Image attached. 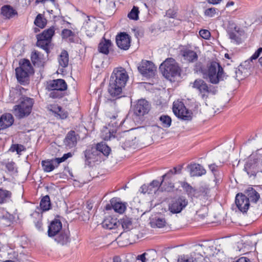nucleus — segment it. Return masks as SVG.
I'll return each mask as SVG.
<instances>
[{"mask_svg": "<svg viewBox=\"0 0 262 262\" xmlns=\"http://www.w3.org/2000/svg\"><path fill=\"white\" fill-rule=\"evenodd\" d=\"M235 203L239 210L243 213L247 212L250 206L249 200L246 195L242 193L236 194Z\"/></svg>", "mask_w": 262, "mask_h": 262, "instance_id": "obj_15", "label": "nucleus"}, {"mask_svg": "<svg viewBox=\"0 0 262 262\" xmlns=\"http://www.w3.org/2000/svg\"><path fill=\"white\" fill-rule=\"evenodd\" d=\"M230 36H231V38L233 39L234 35V34H231Z\"/></svg>", "mask_w": 262, "mask_h": 262, "instance_id": "obj_63", "label": "nucleus"}, {"mask_svg": "<svg viewBox=\"0 0 262 262\" xmlns=\"http://www.w3.org/2000/svg\"><path fill=\"white\" fill-rule=\"evenodd\" d=\"M34 30H35V32H36L38 31V29H37V28H35L34 29Z\"/></svg>", "mask_w": 262, "mask_h": 262, "instance_id": "obj_64", "label": "nucleus"}, {"mask_svg": "<svg viewBox=\"0 0 262 262\" xmlns=\"http://www.w3.org/2000/svg\"><path fill=\"white\" fill-rule=\"evenodd\" d=\"M11 191L0 188V205L8 203L11 200Z\"/></svg>", "mask_w": 262, "mask_h": 262, "instance_id": "obj_33", "label": "nucleus"}, {"mask_svg": "<svg viewBox=\"0 0 262 262\" xmlns=\"http://www.w3.org/2000/svg\"><path fill=\"white\" fill-rule=\"evenodd\" d=\"M234 3L232 1H231V2H229L228 3H227V4H226V7H230L231 6H233L234 5Z\"/></svg>", "mask_w": 262, "mask_h": 262, "instance_id": "obj_58", "label": "nucleus"}, {"mask_svg": "<svg viewBox=\"0 0 262 262\" xmlns=\"http://www.w3.org/2000/svg\"><path fill=\"white\" fill-rule=\"evenodd\" d=\"M244 170L250 178L255 177L258 172H262V156L252 154L245 165Z\"/></svg>", "mask_w": 262, "mask_h": 262, "instance_id": "obj_2", "label": "nucleus"}, {"mask_svg": "<svg viewBox=\"0 0 262 262\" xmlns=\"http://www.w3.org/2000/svg\"><path fill=\"white\" fill-rule=\"evenodd\" d=\"M133 110L136 116H142L148 113L150 110V105L146 100L139 99L133 106Z\"/></svg>", "mask_w": 262, "mask_h": 262, "instance_id": "obj_14", "label": "nucleus"}, {"mask_svg": "<svg viewBox=\"0 0 262 262\" xmlns=\"http://www.w3.org/2000/svg\"><path fill=\"white\" fill-rule=\"evenodd\" d=\"M82 28L84 30L88 36H93L97 28L96 19L95 18H90L88 17V20L84 23Z\"/></svg>", "mask_w": 262, "mask_h": 262, "instance_id": "obj_18", "label": "nucleus"}, {"mask_svg": "<svg viewBox=\"0 0 262 262\" xmlns=\"http://www.w3.org/2000/svg\"><path fill=\"white\" fill-rule=\"evenodd\" d=\"M217 9L215 8H210L206 9L205 14L209 17H213L216 13Z\"/></svg>", "mask_w": 262, "mask_h": 262, "instance_id": "obj_47", "label": "nucleus"}, {"mask_svg": "<svg viewBox=\"0 0 262 262\" xmlns=\"http://www.w3.org/2000/svg\"><path fill=\"white\" fill-rule=\"evenodd\" d=\"M231 76L234 78H235L236 79L239 80L242 79V72L241 71H240L239 69H237V68H234L233 70V71L232 73H231Z\"/></svg>", "mask_w": 262, "mask_h": 262, "instance_id": "obj_45", "label": "nucleus"}, {"mask_svg": "<svg viewBox=\"0 0 262 262\" xmlns=\"http://www.w3.org/2000/svg\"><path fill=\"white\" fill-rule=\"evenodd\" d=\"M112 45L110 40L103 39L99 44L98 50L100 53L107 55L109 53V50Z\"/></svg>", "mask_w": 262, "mask_h": 262, "instance_id": "obj_30", "label": "nucleus"}, {"mask_svg": "<svg viewBox=\"0 0 262 262\" xmlns=\"http://www.w3.org/2000/svg\"><path fill=\"white\" fill-rule=\"evenodd\" d=\"M116 41L118 47L121 49L126 50L130 47V38L126 33H121L117 35Z\"/></svg>", "mask_w": 262, "mask_h": 262, "instance_id": "obj_17", "label": "nucleus"}, {"mask_svg": "<svg viewBox=\"0 0 262 262\" xmlns=\"http://www.w3.org/2000/svg\"><path fill=\"white\" fill-rule=\"evenodd\" d=\"M10 150L12 152H15L16 151L18 155H21V152L24 151L26 150L25 147L21 144H13L10 149Z\"/></svg>", "mask_w": 262, "mask_h": 262, "instance_id": "obj_41", "label": "nucleus"}, {"mask_svg": "<svg viewBox=\"0 0 262 262\" xmlns=\"http://www.w3.org/2000/svg\"><path fill=\"white\" fill-rule=\"evenodd\" d=\"M36 227L38 229L40 230L42 227V222L40 220L37 221L35 223Z\"/></svg>", "mask_w": 262, "mask_h": 262, "instance_id": "obj_56", "label": "nucleus"}, {"mask_svg": "<svg viewBox=\"0 0 262 262\" xmlns=\"http://www.w3.org/2000/svg\"><path fill=\"white\" fill-rule=\"evenodd\" d=\"M58 108L59 110V113L61 112V108L59 106L58 107ZM59 115L60 116L61 119H64L67 117L68 114L67 113H63L62 115H61L60 113L59 114Z\"/></svg>", "mask_w": 262, "mask_h": 262, "instance_id": "obj_55", "label": "nucleus"}, {"mask_svg": "<svg viewBox=\"0 0 262 262\" xmlns=\"http://www.w3.org/2000/svg\"><path fill=\"white\" fill-rule=\"evenodd\" d=\"M246 197L249 200V203H256L260 198L259 194L253 188L249 187L245 191Z\"/></svg>", "mask_w": 262, "mask_h": 262, "instance_id": "obj_25", "label": "nucleus"}, {"mask_svg": "<svg viewBox=\"0 0 262 262\" xmlns=\"http://www.w3.org/2000/svg\"><path fill=\"white\" fill-rule=\"evenodd\" d=\"M182 187L188 192L191 193L192 191L193 190V188L187 183L186 182H182Z\"/></svg>", "mask_w": 262, "mask_h": 262, "instance_id": "obj_50", "label": "nucleus"}, {"mask_svg": "<svg viewBox=\"0 0 262 262\" xmlns=\"http://www.w3.org/2000/svg\"><path fill=\"white\" fill-rule=\"evenodd\" d=\"M209 167L213 173H214L217 170V166L214 164L209 165Z\"/></svg>", "mask_w": 262, "mask_h": 262, "instance_id": "obj_54", "label": "nucleus"}, {"mask_svg": "<svg viewBox=\"0 0 262 262\" xmlns=\"http://www.w3.org/2000/svg\"><path fill=\"white\" fill-rule=\"evenodd\" d=\"M62 35L63 38H68L73 35V32L69 29H63L62 31Z\"/></svg>", "mask_w": 262, "mask_h": 262, "instance_id": "obj_49", "label": "nucleus"}, {"mask_svg": "<svg viewBox=\"0 0 262 262\" xmlns=\"http://www.w3.org/2000/svg\"><path fill=\"white\" fill-rule=\"evenodd\" d=\"M177 170L176 167L173 169L170 170L167 173L164 174L162 176V181L160 183L161 189L162 191H171L174 188V185L171 182H164V180L165 178L170 174H176L177 173Z\"/></svg>", "mask_w": 262, "mask_h": 262, "instance_id": "obj_20", "label": "nucleus"}, {"mask_svg": "<svg viewBox=\"0 0 262 262\" xmlns=\"http://www.w3.org/2000/svg\"><path fill=\"white\" fill-rule=\"evenodd\" d=\"M95 147L100 152V156L102 158L103 156H107L110 154L111 151L110 148L104 143H98L96 147Z\"/></svg>", "mask_w": 262, "mask_h": 262, "instance_id": "obj_35", "label": "nucleus"}, {"mask_svg": "<svg viewBox=\"0 0 262 262\" xmlns=\"http://www.w3.org/2000/svg\"><path fill=\"white\" fill-rule=\"evenodd\" d=\"M207 215V208H203L202 209L196 212V215L200 219H204Z\"/></svg>", "mask_w": 262, "mask_h": 262, "instance_id": "obj_48", "label": "nucleus"}, {"mask_svg": "<svg viewBox=\"0 0 262 262\" xmlns=\"http://www.w3.org/2000/svg\"><path fill=\"white\" fill-rule=\"evenodd\" d=\"M208 2L213 5H216L219 4L222 0H207Z\"/></svg>", "mask_w": 262, "mask_h": 262, "instance_id": "obj_57", "label": "nucleus"}, {"mask_svg": "<svg viewBox=\"0 0 262 262\" xmlns=\"http://www.w3.org/2000/svg\"><path fill=\"white\" fill-rule=\"evenodd\" d=\"M112 207L114 211L120 214L123 213L126 209V205L115 199H113L111 201Z\"/></svg>", "mask_w": 262, "mask_h": 262, "instance_id": "obj_31", "label": "nucleus"}, {"mask_svg": "<svg viewBox=\"0 0 262 262\" xmlns=\"http://www.w3.org/2000/svg\"><path fill=\"white\" fill-rule=\"evenodd\" d=\"M225 57L227 58H229V55L228 54H226L225 55Z\"/></svg>", "mask_w": 262, "mask_h": 262, "instance_id": "obj_62", "label": "nucleus"}, {"mask_svg": "<svg viewBox=\"0 0 262 262\" xmlns=\"http://www.w3.org/2000/svg\"><path fill=\"white\" fill-rule=\"evenodd\" d=\"M118 225L121 224L124 230L128 231L133 228L132 219L127 216L123 217L118 221Z\"/></svg>", "mask_w": 262, "mask_h": 262, "instance_id": "obj_34", "label": "nucleus"}, {"mask_svg": "<svg viewBox=\"0 0 262 262\" xmlns=\"http://www.w3.org/2000/svg\"><path fill=\"white\" fill-rule=\"evenodd\" d=\"M85 160L89 163L101 161L102 158L100 156V152L95 147L89 148L84 151Z\"/></svg>", "mask_w": 262, "mask_h": 262, "instance_id": "obj_16", "label": "nucleus"}, {"mask_svg": "<svg viewBox=\"0 0 262 262\" xmlns=\"http://www.w3.org/2000/svg\"><path fill=\"white\" fill-rule=\"evenodd\" d=\"M160 182L157 180H154L149 185H143L141 187L142 192L147 194H154L160 188Z\"/></svg>", "mask_w": 262, "mask_h": 262, "instance_id": "obj_19", "label": "nucleus"}, {"mask_svg": "<svg viewBox=\"0 0 262 262\" xmlns=\"http://www.w3.org/2000/svg\"><path fill=\"white\" fill-rule=\"evenodd\" d=\"M59 64L62 68H66L69 64V54L66 51H63L58 57Z\"/></svg>", "mask_w": 262, "mask_h": 262, "instance_id": "obj_36", "label": "nucleus"}, {"mask_svg": "<svg viewBox=\"0 0 262 262\" xmlns=\"http://www.w3.org/2000/svg\"><path fill=\"white\" fill-rule=\"evenodd\" d=\"M1 13L6 18H10L17 14V12L10 5H5L2 7Z\"/></svg>", "mask_w": 262, "mask_h": 262, "instance_id": "obj_29", "label": "nucleus"}, {"mask_svg": "<svg viewBox=\"0 0 262 262\" xmlns=\"http://www.w3.org/2000/svg\"><path fill=\"white\" fill-rule=\"evenodd\" d=\"M178 262H194L193 257L189 256H183L181 259H178Z\"/></svg>", "mask_w": 262, "mask_h": 262, "instance_id": "obj_52", "label": "nucleus"}, {"mask_svg": "<svg viewBox=\"0 0 262 262\" xmlns=\"http://www.w3.org/2000/svg\"><path fill=\"white\" fill-rule=\"evenodd\" d=\"M128 78V76L125 69L120 68L114 70L110 79L124 88Z\"/></svg>", "mask_w": 262, "mask_h": 262, "instance_id": "obj_12", "label": "nucleus"}, {"mask_svg": "<svg viewBox=\"0 0 262 262\" xmlns=\"http://www.w3.org/2000/svg\"><path fill=\"white\" fill-rule=\"evenodd\" d=\"M165 223L166 222L164 219L158 218L156 219L155 221L151 222V226L158 228H162L165 226Z\"/></svg>", "mask_w": 262, "mask_h": 262, "instance_id": "obj_43", "label": "nucleus"}, {"mask_svg": "<svg viewBox=\"0 0 262 262\" xmlns=\"http://www.w3.org/2000/svg\"><path fill=\"white\" fill-rule=\"evenodd\" d=\"M192 84V88L198 91L200 97L205 101L207 100L209 94L215 95L217 92L216 87L211 85H208L201 79H196Z\"/></svg>", "mask_w": 262, "mask_h": 262, "instance_id": "obj_6", "label": "nucleus"}, {"mask_svg": "<svg viewBox=\"0 0 262 262\" xmlns=\"http://www.w3.org/2000/svg\"><path fill=\"white\" fill-rule=\"evenodd\" d=\"M13 122V117L11 114L6 113L2 115L0 118V130L10 127Z\"/></svg>", "mask_w": 262, "mask_h": 262, "instance_id": "obj_23", "label": "nucleus"}, {"mask_svg": "<svg viewBox=\"0 0 262 262\" xmlns=\"http://www.w3.org/2000/svg\"><path fill=\"white\" fill-rule=\"evenodd\" d=\"M139 72L144 77H151L154 76L156 68L150 61L142 60L138 67Z\"/></svg>", "mask_w": 262, "mask_h": 262, "instance_id": "obj_13", "label": "nucleus"}, {"mask_svg": "<svg viewBox=\"0 0 262 262\" xmlns=\"http://www.w3.org/2000/svg\"><path fill=\"white\" fill-rule=\"evenodd\" d=\"M47 89L51 91L49 96L52 98H59L63 97L62 92L67 89V84L63 79H57L47 82Z\"/></svg>", "mask_w": 262, "mask_h": 262, "instance_id": "obj_4", "label": "nucleus"}, {"mask_svg": "<svg viewBox=\"0 0 262 262\" xmlns=\"http://www.w3.org/2000/svg\"><path fill=\"white\" fill-rule=\"evenodd\" d=\"M199 34L202 38L205 39H209L210 37V32L206 29L201 30L199 31Z\"/></svg>", "mask_w": 262, "mask_h": 262, "instance_id": "obj_46", "label": "nucleus"}, {"mask_svg": "<svg viewBox=\"0 0 262 262\" xmlns=\"http://www.w3.org/2000/svg\"><path fill=\"white\" fill-rule=\"evenodd\" d=\"M125 143H126V144L127 146H130L132 145L131 144H130L129 143H128V141H126Z\"/></svg>", "mask_w": 262, "mask_h": 262, "instance_id": "obj_61", "label": "nucleus"}, {"mask_svg": "<svg viewBox=\"0 0 262 262\" xmlns=\"http://www.w3.org/2000/svg\"><path fill=\"white\" fill-rule=\"evenodd\" d=\"M262 53V48H259L249 58V59L246 60L245 63L249 62H253V60H256Z\"/></svg>", "mask_w": 262, "mask_h": 262, "instance_id": "obj_44", "label": "nucleus"}, {"mask_svg": "<svg viewBox=\"0 0 262 262\" xmlns=\"http://www.w3.org/2000/svg\"><path fill=\"white\" fill-rule=\"evenodd\" d=\"M123 87L118 84L114 80H110L108 92L112 97H120L122 93Z\"/></svg>", "mask_w": 262, "mask_h": 262, "instance_id": "obj_22", "label": "nucleus"}, {"mask_svg": "<svg viewBox=\"0 0 262 262\" xmlns=\"http://www.w3.org/2000/svg\"><path fill=\"white\" fill-rule=\"evenodd\" d=\"M72 156L71 152L65 154L61 158H56L51 160H44L41 162V165L44 171L49 172L57 167L60 163L65 161Z\"/></svg>", "mask_w": 262, "mask_h": 262, "instance_id": "obj_8", "label": "nucleus"}, {"mask_svg": "<svg viewBox=\"0 0 262 262\" xmlns=\"http://www.w3.org/2000/svg\"><path fill=\"white\" fill-rule=\"evenodd\" d=\"M54 236L55 241L62 245L67 244L70 241L68 232L60 231Z\"/></svg>", "mask_w": 262, "mask_h": 262, "instance_id": "obj_32", "label": "nucleus"}, {"mask_svg": "<svg viewBox=\"0 0 262 262\" xmlns=\"http://www.w3.org/2000/svg\"><path fill=\"white\" fill-rule=\"evenodd\" d=\"M161 125L165 128L169 127L171 124V118L167 115H162L159 118Z\"/></svg>", "mask_w": 262, "mask_h": 262, "instance_id": "obj_38", "label": "nucleus"}, {"mask_svg": "<svg viewBox=\"0 0 262 262\" xmlns=\"http://www.w3.org/2000/svg\"><path fill=\"white\" fill-rule=\"evenodd\" d=\"M163 75L167 79L175 77L180 73V68L172 58L166 59L160 66Z\"/></svg>", "mask_w": 262, "mask_h": 262, "instance_id": "obj_5", "label": "nucleus"}, {"mask_svg": "<svg viewBox=\"0 0 262 262\" xmlns=\"http://www.w3.org/2000/svg\"><path fill=\"white\" fill-rule=\"evenodd\" d=\"M116 219L109 216L104 220L102 223V227L108 229H115L118 227V222Z\"/></svg>", "mask_w": 262, "mask_h": 262, "instance_id": "obj_27", "label": "nucleus"}, {"mask_svg": "<svg viewBox=\"0 0 262 262\" xmlns=\"http://www.w3.org/2000/svg\"><path fill=\"white\" fill-rule=\"evenodd\" d=\"M117 117H118V115H114V116H113L112 117H111V118L113 119H114V120H115V119H116V118H117Z\"/></svg>", "mask_w": 262, "mask_h": 262, "instance_id": "obj_60", "label": "nucleus"}, {"mask_svg": "<svg viewBox=\"0 0 262 262\" xmlns=\"http://www.w3.org/2000/svg\"><path fill=\"white\" fill-rule=\"evenodd\" d=\"M182 55L184 59L188 62H195L198 59V55L193 51L190 50H184L182 51Z\"/></svg>", "mask_w": 262, "mask_h": 262, "instance_id": "obj_28", "label": "nucleus"}, {"mask_svg": "<svg viewBox=\"0 0 262 262\" xmlns=\"http://www.w3.org/2000/svg\"><path fill=\"white\" fill-rule=\"evenodd\" d=\"M16 77L18 81H24L30 74L33 73V68L30 61L23 59L19 61V67L15 69Z\"/></svg>", "mask_w": 262, "mask_h": 262, "instance_id": "obj_7", "label": "nucleus"}, {"mask_svg": "<svg viewBox=\"0 0 262 262\" xmlns=\"http://www.w3.org/2000/svg\"><path fill=\"white\" fill-rule=\"evenodd\" d=\"M203 77L208 79L210 83L216 84L220 81L226 78V75L220 64L213 61L208 65L207 70L204 72Z\"/></svg>", "mask_w": 262, "mask_h": 262, "instance_id": "obj_1", "label": "nucleus"}, {"mask_svg": "<svg viewBox=\"0 0 262 262\" xmlns=\"http://www.w3.org/2000/svg\"><path fill=\"white\" fill-rule=\"evenodd\" d=\"M173 112L176 116L183 120H190L192 118L191 112L186 109L181 102H173Z\"/></svg>", "mask_w": 262, "mask_h": 262, "instance_id": "obj_10", "label": "nucleus"}, {"mask_svg": "<svg viewBox=\"0 0 262 262\" xmlns=\"http://www.w3.org/2000/svg\"><path fill=\"white\" fill-rule=\"evenodd\" d=\"M139 9L138 7L134 6L130 12L128 14V17L133 20H137L139 18Z\"/></svg>", "mask_w": 262, "mask_h": 262, "instance_id": "obj_42", "label": "nucleus"}, {"mask_svg": "<svg viewBox=\"0 0 262 262\" xmlns=\"http://www.w3.org/2000/svg\"><path fill=\"white\" fill-rule=\"evenodd\" d=\"M191 177H199L206 173V170L199 164L194 163L188 166Z\"/></svg>", "mask_w": 262, "mask_h": 262, "instance_id": "obj_24", "label": "nucleus"}, {"mask_svg": "<svg viewBox=\"0 0 262 262\" xmlns=\"http://www.w3.org/2000/svg\"><path fill=\"white\" fill-rule=\"evenodd\" d=\"M33 99L28 97H21L19 103L13 107V113L18 118L21 119L28 116L32 110Z\"/></svg>", "mask_w": 262, "mask_h": 262, "instance_id": "obj_3", "label": "nucleus"}, {"mask_svg": "<svg viewBox=\"0 0 262 262\" xmlns=\"http://www.w3.org/2000/svg\"><path fill=\"white\" fill-rule=\"evenodd\" d=\"M55 33V28L51 27L45 30L41 34L37 35V45L44 50H47Z\"/></svg>", "mask_w": 262, "mask_h": 262, "instance_id": "obj_9", "label": "nucleus"}, {"mask_svg": "<svg viewBox=\"0 0 262 262\" xmlns=\"http://www.w3.org/2000/svg\"><path fill=\"white\" fill-rule=\"evenodd\" d=\"M62 228V224L61 222L57 219H55L51 222L48 227V235L50 237H53L61 231Z\"/></svg>", "mask_w": 262, "mask_h": 262, "instance_id": "obj_21", "label": "nucleus"}, {"mask_svg": "<svg viewBox=\"0 0 262 262\" xmlns=\"http://www.w3.org/2000/svg\"><path fill=\"white\" fill-rule=\"evenodd\" d=\"M40 207L43 211L49 210L50 209V199L48 195L43 196L40 202Z\"/></svg>", "mask_w": 262, "mask_h": 262, "instance_id": "obj_37", "label": "nucleus"}, {"mask_svg": "<svg viewBox=\"0 0 262 262\" xmlns=\"http://www.w3.org/2000/svg\"><path fill=\"white\" fill-rule=\"evenodd\" d=\"M258 61L260 64L262 66V57L259 59Z\"/></svg>", "mask_w": 262, "mask_h": 262, "instance_id": "obj_59", "label": "nucleus"}, {"mask_svg": "<svg viewBox=\"0 0 262 262\" xmlns=\"http://www.w3.org/2000/svg\"><path fill=\"white\" fill-rule=\"evenodd\" d=\"M188 205V200L183 196L174 198L169 203L168 209L170 212L179 213Z\"/></svg>", "mask_w": 262, "mask_h": 262, "instance_id": "obj_11", "label": "nucleus"}, {"mask_svg": "<svg viewBox=\"0 0 262 262\" xmlns=\"http://www.w3.org/2000/svg\"><path fill=\"white\" fill-rule=\"evenodd\" d=\"M147 255L146 253H144L142 254L139 255L137 257L136 262H146L147 259L146 258V255Z\"/></svg>", "mask_w": 262, "mask_h": 262, "instance_id": "obj_51", "label": "nucleus"}, {"mask_svg": "<svg viewBox=\"0 0 262 262\" xmlns=\"http://www.w3.org/2000/svg\"><path fill=\"white\" fill-rule=\"evenodd\" d=\"M64 143L66 147L71 148L75 147L77 144V137L74 131H70L67 135Z\"/></svg>", "mask_w": 262, "mask_h": 262, "instance_id": "obj_26", "label": "nucleus"}, {"mask_svg": "<svg viewBox=\"0 0 262 262\" xmlns=\"http://www.w3.org/2000/svg\"><path fill=\"white\" fill-rule=\"evenodd\" d=\"M113 134V131L112 132L110 130L108 129V128L106 127L102 130L101 136L102 138L104 140H111L112 138H114Z\"/></svg>", "mask_w": 262, "mask_h": 262, "instance_id": "obj_40", "label": "nucleus"}, {"mask_svg": "<svg viewBox=\"0 0 262 262\" xmlns=\"http://www.w3.org/2000/svg\"><path fill=\"white\" fill-rule=\"evenodd\" d=\"M34 24L36 26L40 28H43L46 25L47 20L43 17L41 14H39L37 15L35 19Z\"/></svg>", "mask_w": 262, "mask_h": 262, "instance_id": "obj_39", "label": "nucleus"}, {"mask_svg": "<svg viewBox=\"0 0 262 262\" xmlns=\"http://www.w3.org/2000/svg\"><path fill=\"white\" fill-rule=\"evenodd\" d=\"M15 164L13 162H9L7 164L6 167L9 171H13L14 170Z\"/></svg>", "mask_w": 262, "mask_h": 262, "instance_id": "obj_53", "label": "nucleus"}]
</instances>
